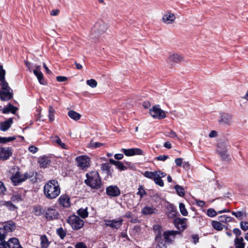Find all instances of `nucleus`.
<instances>
[{
    "mask_svg": "<svg viewBox=\"0 0 248 248\" xmlns=\"http://www.w3.org/2000/svg\"><path fill=\"white\" fill-rule=\"evenodd\" d=\"M61 188L58 182L54 179L48 181L44 186V193L48 199H54L60 194Z\"/></svg>",
    "mask_w": 248,
    "mask_h": 248,
    "instance_id": "nucleus-1",
    "label": "nucleus"
},
{
    "mask_svg": "<svg viewBox=\"0 0 248 248\" xmlns=\"http://www.w3.org/2000/svg\"><path fill=\"white\" fill-rule=\"evenodd\" d=\"M87 179L85 183L92 188L99 189L102 185L101 179L99 173L96 171H92L86 173Z\"/></svg>",
    "mask_w": 248,
    "mask_h": 248,
    "instance_id": "nucleus-2",
    "label": "nucleus"
},
{
    "mask_svg": "<svg viewBox=\"0 0 248 248\" xmlns=\"http://www.w3.org/2000/svg\"><path fill=\"white\" fill-rule=\"evenodd\" d=\"M1 90H0V99L3 101H8L13 97V91L9 86L7 82L0 84Z\"/></svg>",
    "mask_w": 248,
    "mask_h": 248,
    "instance_id": "nucleus-3",
    "label": "nucleus"
},
{
    "mask_svg": "<svg viewBox=\"0 0 248 248\" xmlns=\"http://www.w3.org/2000/svg\"><path fill=\"white\" fill-rule=\"evenodd\" d=\"M67 222L70 224L72 228L75 230H78L82 228L84 224V221L76 215L69 217L67 219Z\"/></svg>",
    "mask_w": 248,
    "mask_h": 248,
    "instance_id": "nucleus-4",
    "label": "nucleus"
},
{
    "mask_svg": "<svg viewBox=\"0 0 248 248\" xmlns=\"http://www.w3.org/2000/svg\"><path fill=\"white\" fill-rule=\"evenodd\" d=\"M150 115L154 118L162 119L166 118L165 112L162 110L159 105H155L150 109Z\"/></svg>",
    "mask_w": 248,
    "mask_h": 248,
    "instance_id": "nucleus-5",
    "label": "nucleus"
},
{
    "mask_svg": "<svg viewBox=\"0 0 248 248\" xmlns=\"http://www.w3.org/2000/svg\"><path fill=\"white\" fill-rule=\"evenodd\" d=\"M184 57L178 53H173L170 54L168 57V62L171 66H174L177 64L184 61Z\"/></svg>",
    "mask_w": 248,
    "mask_h": 248,
    "instance_id": "nucleus-6",
    "label": "nucleus"
},
{
    "mask_svg": "<svg viewBox=\"0 0 248 248\" xmlns=\"http://www.w3.org/2000/svg\"><path fill=\"white\" fill-rule=\"evenodd\" d=\"M30 177L31 176L27 173L22 175L20 174L19 172H16L11 177V180L14 185L16 186L25 181L28 178H30Z\"/></svg>",
    "mask_w": 248,
    "mask_h": 248,
    "instance_id": "nucleus-7",
    "label": "nucleus"
},
{
    "mask_svg": "<svg viewBox=\"0 0 248 248\" xmlns=\"http://www.w3.org/2000/svg\"><path fill=\"white\" fill-rule=\"evenodd\" d=\"M78 166L81 167L82 169H86L90 166V158L85 155L79 156L77 157Z\"/></svg>",
    "mask_w": 248,
    "mask_h": 248,
    "instance_id": "nucleus-8",
    "label": "nucleus"
},
{
    "mask_svg": "<svg viewBox=\"0 0 248 248\" xmlns=\"http://www.w3.org/2000/svg\"><path fill=\"white\" fill-rule=\"evenodd\" d=\"M218 123L220 124L230 125L232 123V115L228 113H220Z\"/></svg>",
    "mask_w": 248,
    "mask_h": 248,
    "instance_id": "nucleus-9",
    "label": "nucleus"
},
{
    "mask_svg": "<svg viewBox=\"0 0 248 248\" xmlns=\"http://www.w3.org/2000/svg\"><path fill=\"white\" fill-rule=\"evenodd\" d=\"M15 224L13 221H9L3 225V228H0V233L3 235V239L6 233L11 232L15 230Z\"/></svg>",
    "mask_w": 248,
    "mask_h": 248,
    "instance_id": "nucleus-10",
    "label": "nucleus"
},
{
    "mask_svg": "<svg viewBox=\"0 0 248 248\" xmlns=\"http://www.w3.org/2000/svg\"><path fill=\"white\" fill-rule=\"evenodd\" d=\"M105 225L108 227H110L112 229H118L121 227L123 221V219H119L118 220H105Z\"/></svg>",
    "mask_w": 248,
    "mask_h": 248,
    "instance_id": "nucleus-11",
    "label": "nucleus"
},
{
    "mask_svg": "<svg viewBox=\"0 0 248 248\" xmlns=\"http://www.w3.org/2000/svg\"><path fill=\"white\" fill-rule=\"evenodd\" d=\"M106 193L111 197H117L120 195L121 191L116 186H110L106 188Z\"/></svg>",
    "mask_w": 248,
    "mask_h": 248,
    "instance_id": "nucleus-12",
    "label": "nucleus"
},
{
    "mask_svg": "<svg viewBox=\"0 0 248 248\" xmlns=\"http://www.w3.org/2000/svg\"><path fill=\"white\" fill-rule=\"evenodd\" d=\"M12 155V152L9 147H0V159L7 160Z\"/></svg>",
    "mask_w": 248,
    "mask_h": 248,
    "instance_id": "nucleus-13",
    "label": "nucleus"
},
{
    "mask_svg": "<svg viewBox=\"0 0 248 248\" xmlns=\"http://www.w3.org/2000/svg\"><path fill=\"white\" fill-rule=\"evenodd\" d=\"M175 15L170 12L165 14L162 18V22L166 24H172L175 20Z\"/></svg>",
    "mask_w": 248,
    "mask_h": 248,
    "instance_id": "nucleus-14",
    "label": "nucleus"
},
{
    "mask_svg": "<svg viewBox=\"0 0 248 248\" xmlns=\"http://www.w3.org/2000/svg\"><path fill=\"white\" fill-rule=\"evenodd\" d=\"M45 217L49 220H53L57 218L58 212L53 208H47L45 211Z\"/></svg>",
    "mask_w": 248,
    "mask_h": 248,
    "instance_id": "nucleus-15",
    "label": "nucleus"
},
{
    "mask_svg": "<svg viewBox=\"0 0 248 248\" xmlns=\"http://www.w3.org/2000/svg\"><path fill=\"white\" fill-rule=\"evenodd\" d=\"M122 151L126 156H132L134 155H142V151L139 148H131V149H122Z\"/></svg>",
    "mask_w": 248,
    "mask_h": 248,
    "instance_id": "nucleus-16",
    "label": "nucleus"
},
{
    "mask_svg": "<svg viewBox=\"0 0 248 248\" xmlns=\"http://www.w3.org/2000/svg\"><path fill=\"white\" fill-rule=\"evenodd\" d=\"M94 29L97 31V32L99 34H102L107 30L108 25L103 21H100L96 23L94 25Z\"/></svg>",
    "mask_w": 248,
    "mask_h": 248,
    "instance_id": "nucleus-17",
    "label": "nucleus"
},
{
    "mask_svg": "<svg viewBox=\"0 0 248 248\" xmlns=\"http://www.w3.org/2000/svg\"><path fill=\"white\" fill-rule=\"evenodd\" d=\"M176 227L179 230H184L186 227V219L175 218L173 220Z\"/></svg>",
    "mask_w": 248,
    "mask_h": 248,
    "instance_id": "nucleus-18",
    "label": "nucleus"
},
{
    "mask_svg": "<svg viewBox=\"0 0 248 248\" xmlns=\"http://www.w3.org/2000/svg\"><path fill=\"white\" fill-rule=\"evenodd\" d=\"M180 233V232L179 231H167L163 233V236L166 242H171L172 241V238H174L175 235Z\"/></svg>",
    "mask_w": 248,
    "mask_h": 248,
    "instance_id": "nucleus-19",
    "label": "nucleus"
},
{
    "mask_svg": "<svg viewBox=\"0 0 248 248\" xmlns=\"http://www.w3.org/2000/svg\"><path fill=\"white\" fill-rule=\"evenodd\" d=\"M60 204L63 207H68L70 206V198L67 195H62L59 199Z\"/></svg>",
    "mask_w": 248,
    "mask_h": 248,
    "instance_id": "nucleus-20",
    "label": "nucleus"
},
{
    "mask_svg": "<svg viewBox=\"0 0 248 248\" xmlns=\"http://www.w3.org/2000/svg\"><path fill=\"white\" fill-rule=\"evenodd\" d=\"M229 146V143L228 141L224 140H220L217 144V152L228 151Z\"/></svg>",
    "mask_w": 248,
    "mask_h": 248,
    "instance_id": "nucleus-21",
    "label": "nucleus"
},
{
    "mask_svg": "<svg viewBox=\"0 0 248 248\" xmlns=\"http://www.w3.org/2000/svg\"><path fill=\"white\" fill-rule=\"evenodd\" d=\"M13 123V119L9 118L7 121L1 122L0 124V129L2 131H7L11 126Z\"/></svg>",
    "mask_w": 248,
    "mask_h": 248,
    "instance_id": "nucleus-22",
    "label": "nucleus"
},
{
    "mask_svg": "<svg viewBox=\"0 0 248 248\" xmlns=\"http://www.w3.org/2000/svg\"><path fill=\"white\" fill-rule=\"evenodd\" d=\"M38 162L41 168H45L49 165L50 161L47 157L44 156L38 158Z\"/></svg>",
    "mask_w": 248,
    "mask_h": 248,
    "instance_id": "nucleus-23",
    "label": "nucleus"
},
{
    "mask_svg": "<svg viewBox=\"0 0 248 248\" xmlns=\"http://www.w3.org/2000/svg\"><path fill=\"white\" fill-rule=\"evenodd\" d=\"M17 110V108L15 107L10 103H9L7 106L3 108L2 110V113L4 114H6L9 112H11L13 114H15Z\"/></svg>",
    "mask_w": 248,
    "mask_h": 248,
    "instance_id": "nucleus-24",
    "label": "nucleus"
},
{
    "mask_svg": "<svg viewBox=\"0 0 248 248\" xmlns=\"http://www.w3.org/2000/svg\"><path fill=\"white\" fill-rule=\"evenodd\" d=\"M156 211L153 206H145L142 208L141 213L144 215H148L155 214Z\"/></svg>",
    "mask_w": 248,
    "mask_h": 248,
    "instance_id": "nucleus-25",
    "label": "nucleus"
},
{
    "mask_svg": "<svg viewBox=\"0 0 248 248\" xmlns=\"http://www.w3.org/2000/svg\"><path fill=\"white\" fill-rule=\"evenodd\" d=\"M230 212V210L228 209H224L218 211L217 213L214 209L209 208L207 210V215L210 217H214L216 216L217 213L221 214L222 213Z\"/></svg>",
    "mask_w": 248,
    "mask_h": 248,
    "instance_id": "nucleus-26",
    "label": "nucleus"
},
{
    "mask_svg": "<svg viewBox=\"0 0 248 248\" xmlns=\"http://www.w3.org/2000/svg\"><path fill=\"white\" fill-rule=\"evenodd\" d=\"M109 161L110 164L116 166L120 170H124L126 169V167L121 162L114 160L113 159H109Z\"/></svg>",
    "mask_w": 248,
    "mask_h": 248,
    "instance_id": "nucleus-27",
    "label": "nucleus"
},
{
    "mask_svg": "<svg viewBox=\"0 0 248 248\" xmlns=\"http://www.w3.org/2000/svg\"><path fill=\"white\" fill-rule=\"evenodd\" d=\"M33 72L34 74L37 77V79L40 84L42 85H45L46 84V82L44 79L43 73L40 71H38V70H33Z\"/></svg>",
    "mask_w": 248,
    "mask_h": 248,
    "instance_id": "nucleus-28",
    "label": "nucleus"
},
{
    "mask_svg": "<svg viewBox=\"0 0 248 248\" xmlns=\"http://www.w3.org/2000/svg\"><path fill=\"white\" fill-rule=\"evenodd\" d=\"M68 116L75 121L79 120L81 117V115L74 110H71L68 112Z\"/></svg>",
    "mask_w": 248,
    "mask_h": 248,
    "instance_id": "nucleus-29",
    "label": "nucleus"
},
{
    "mask_svg": "<svg viewBox=\"0 0 248 248\" xmlns=\"http://www.w3.org/2000/svg\"><path fill=\"white\" fill-rule=\"evenodd\" d=\"M78 215L82 218H85L88 216V208H81L77 211Z\"/></svg>",
    "mask_w": 248,
    "mask_h": 248,
    "instance_id": "nucleus-30",
    "label": "nucleus"
},
{
    "mask_svg": "<svg viewBox=\"0 0 248 248\" xmlns=\"http://www.w3.org/2000/svg\"><path fill=\"white\" fill-rule=\"evenodd\" d=\"M40 239L41 248H47L49 245L47 237L45 235H41Z\"/></svg>",
    "mask_w": 248,
    "mask_h": 248,
    "instance_id": "nucleus-31",
    "label": "nucleus"
},
{
    "mask_svg": "<svg viewBox=\"0 0 248 248\" xmlns=\"http://www.w3.org/2000/svg\"><path fill=\"white\" fill-rule=\"evenodd\" d=\"M234 244L236 248H245V243L242 237H237L234 240Z\"/></svg>",
    "mask_w": 248,
    "mask_h": 248,
    "instance_id": "nucleus-32",
    "label": "nucleus"
},
{
    "mask_svg": "<svg viewBox=\"0 0 248 248\" xmlns=\"http://www.w3.org/2000/svg\"><path fill=\"white\" fill-rule=\"evenodd\" d=\"M52 140L53 142L57 143L58 145H59L62 149H66V145L62 142L60 138L57 136H55L54 137H52Z\"/></svg>",
    "mask_w": 248,
    "mask_h": 248,
    "instance_id": "nucleus-33",
    "label": "nucleus"
},
{
    "mask_svg": "<svg viewBox=\"0 0 248 248\" xmlns=\"http://www.w3.org/2000/svg\"><path fill=\"white\" fill-rule=\"evenodd\" d=\"M45 210L40 205L36 206L33 208L34 214L36 216H40L45 214Z\"/></svg>",
    "mask_w": 248,
    "mask_h": 248,
    "instance_id": "nucleus-34",
    "label": "nucleus"
},
{
    "mask_svg": "<svg viewBox=\"0 0 248 248\" xmlns=\"http://www.w3.org/2000/svg\"><path fill=\"white\" fill-rule=\"evenodd\" d=\"M174 189H175L177 194L179 196L181 197H183L185 196V192L183 187L177 185L174 186Z\"/></svg>",
    "mask_w": 248,
    "mask_h": 248,
    "instance_id": "nucleus-35",
    "label": "nucleus"
},
{
    "mask_svg": "<svg viewBox=\"0 0 248 248\" xmlns=\"http://www.w3.org/2000/svg\"><path fill=\"white\" fill-rule=\"evenodd\" d=\"M219 154L222 160L224 161H229L230 160V155L228 153V151L217 152Z\"/></svg>",
    "mask_w": 248,
    "mask_h": 248,
    "instance_id": "nucleus-36",
    "label": "nucleus"
},
{
    "mask_svg": "<svg viewBox=\"0 0 248 248\" xmlns=\"http://www.w3.org/2000/svg\"><path fill=\"white\" fill-rule=\"evenodd\" d=\"M212 225L214 229L217 231H221L223 229V225L220 223L219 221H213L212 222Z\"/></svg>",
    "mask_w": 248,
    "mask_h": 248,
    "instance_id": "nucleus-37",
    "label": "nucleus"
},
{
    "mask_svg": "<svg viewBox=\"0 0 248 248\" xmlns=\"http://www.w3.org/2000/svg\"><path fill=\"white\" fill-rule=\"evenodd\" d=\"M57 233L60 236L61 239H63L66 235V231L63 230L62 227L57 229Z\"/></svg>",
    "mask_w": 248,
    "mask_h": 248,
    "instance_id": "nucleus-38",
    "label": "nucleus"
},
{
    "mask_svg": "<svg viewBox=\"0 0 248 248\" xmlns=\"http://www.w3.org/2000/svg\"><path fill=\"white\" fill-rule=\"evenodd\" d=\"M5 71L3 69L2 65H0V84H3L4 82H7L5 80Z\"/></svg>",
    "mask_w": 248,
    "mask_h": 248,
    "instance_id": "nucleus-39",
    "label": "nucleus"
},
{
    "mask_svg": "<svg viewBox=\"0 0 248 248\" xmlns=\"http://www.w3.org/2000/svg\"><path fill=\"white\" fill-rule=\"evenodd\" d=\"M7 243H10L13 245H15L16 248H22V247L19 245V242L18 239L16 238H12L9 239Z\"/></svg>",
    "mask_w": 248,
    "mask_h": 248,
    "instance_id": "nucleus-40",
    "label": "nucleus"
},
{
    "mask_svg": "<svg viewBox=\"0 0 248 248\" xmlns=\"http://www.w3.org/2000/svg\"><path fill=\"white\" fill-rule=\"evenodd\" d=\"M103 145V143H102L94 142L93 140H91L89 146L91 148L95 149L99 148Z\"/></svg>",
    "mask_w": 248,
    "mask_h": 248,
    "instance_id": "nucleus-41",
    "label": "nucleus"
},
{
    "mask_svg": "<svg viewBox=\"0 0 248 248\" xmlns=\"http://www.w3.org/2000/svg\"><path fill=\"white\" fill-rule=\"evenodd\" d=\"M137 194L140 195V198L142 199L144 195H147V192L142 186H140Z\"/></svg>",
    "mask_w": 248,
    "mask_h": 248,
    "instance_id": "nucleus-42",
    "label": "nucleus"
},
{
    "mask_svg": "<svg viewBox=\"0 0 248 248\" xmlns=\"http://www.w3.org/2000/svg\"><path fill=\"white\" fill-rule=\"evenodd\" d=\"M218 219L219 222H222L223 223H226L227 222H230L231 221L232 218L231 217L226 216L225 215L220 216L218 217Z\"/></svg>",
    "mask_w": 248,
    "mask_h": 248,
    "instance_id": "nucleus-43",
    "label": "nucleus"
},
{
    "mask_svg": "<svg viewBox=\"0 0 248 248\" xmlns=\"http://www.w3.org/2000/svg\"><path fill=\"white\" fill-rule=\"evenodd\" d=\"M232 214L239 219H242L244 215L245 217L246 216V214L243 213L242 211L232 212Z\"/></svg>",
    "mask_w": 248,
    "mask_h": 248,
    "instance_id": "nucleus-44",
    "label": "nucleus"
},
{
    "mask_svg": "<svg viewBox=\"0 0 248 248\" xmlns=\"http://www.w3.org/2000/svg\"><path fill=\"white\" fill-rule=\"evenodd\" d=\"M179 208L182 215L186 216L187 215L188 213L184 203H180L179 204Z\"/></svg>",
    "mask_w": 248,
    "mask_h": 248,
    "instance_id": "nucleus-45",
    "label": "nucleus"
},
{
    "mask_svg": "<svg viewBox=\"0 0 248 248\" xmlns=\"http://www.w3.org/2000/svg\"><path fill=\"white\" fill-rule=\"evenodd\" d=\"M54 112L55 110L52 106H49V119L50 121H53L54 120Z\"/></svg>",
    "mask_w": 248,
    "mask_h": 248,
    "instance_id": "nucleus-46",
    "label": "nucleus"
},
{
    "mask_svg": "<svg viewBox=\"0 0 248 248\" xmlns=\"http://www.w3.org/2000/svg\"><path fill=\"white\" fill-rule=\"evenodd\" d=\"M86 82L87 85L92 88H95L97 86V81L94 79L87 80Z\"/></svg>",
    "mask_w": 248,
    "mask_h": 248,
    "instance_id": "nucleus-47",
    "label": "nucleus"
},
{
    "mask_svg": "<svg viewBox=\"0 0 248 248\" xmlns=\"http://www.w3.org/2000/svg\"><path fill=\"white\" fill-rule=\"evenodd\" d=\"M144 176L150 179H154L155 177L156 176L155 171L151 172V171H145L144 173Z\"/></svg>",
    "mask_w": 248,
    "mask_h": 248,
    "instance_id": "nucleus-48",
    "label": "nucleus"
},
{
    "mask_svg": "<svg viewBox=\"0 0 248 248\" xmlns=\"http://www.w3.org/2000/svg\"><path fill=\"white\" fill-rule=\"evenodd\" d=\"M154 181L156 185L159 186H164V182L161 178L159 177L156 176L155 177Z\"/></svg>",
    "mask_w": 248,
    "mask_h": 248,
    "instance_id": "nucleus-49",
    "label": "nucleus"
},
{
    "mask_svg": "<svg viewBox=\"0 0 248 248\" xmlns=\"http://www.w3.org/2000/svg\"><path fill=\"white\" fill-rule=\"evenodd\" d=\"M10 210H14L16 207L11 202H4V205Z\"/></svg>",
    "mask_w": 248,
    "mask_h": 248,
    "instance_id": "nucleus-50",
    "label": "nucleus"
},
{
    "mask_svg": "<svg viewBox=\"0 0 248 248\" xmlns=\"http://www.w3.org/2000/svg\"><path fill=\"white\" fill-rule=\"evenodd\" d=\"M16 139V137H8V138H1V140H0V143H6L10 141H11L12 140H14Z\"/></svg>",
    "mask_w": 248,
    "mask_h": 248,
    "instance_id": "nucleus-51",
    "label": "nucleus"
},
{
    "mask_svg": "<svg viewBox=\"0 0 248 248\" xmlns=\"http://www.w3.org/2000/svg\"><path fill=\"white\" fill-rule=\"evenodd\" d=\"M240 227L241 228L246 231L248 230V222L247 221H242L240 223Z\"/></svg>",
    "mask_w": 248,
    "mask_h": 248,
    "instance_id": "nucleus-52",
    "label": "nucleus"
},
{
    "mask_svg": "<svg viewBox=\"0 0 248 248\" xmlns=\"http://www.w3.org/2000/svg\"><path fill=\"white\" fill-rule=\"evenodd\" d=\"M21 200V196L19 194H15L12 197V200L14 202H18Z\"/></svg>",
    "mask_w": 248,
    "mask_h": 248,
    "instance_id": "nucleus-53",
    "label": "nucleus"
},
{
    "mask_svg": "<svg viewBox=\"0 0 248 248\" xmlns=\"http://www.w3.org/2000/svg\"><path fill=\"white\" fill-rule=\"evenodd\" d=\"M166 136L171 138H175L177 137L176 133L172 130H170L169 132L166 133Z\"/></svg>",
    "mask_w": 248,
    "mask_h": 248,
    "instance_id": "nucleus-54",
    "label": "nucleus"
},
{
    "mask_svg": "<svg viewBox=\"0 0 248 248\" xmlns=\"http://www.w3.org/2000/svg\"><path fill=\"white\" fill-rule=\"evenodd\" d=\"M109 168H110V166H109V163H104L101 166L102 170H106L108 172H109Z\"/></svg>",
    "mask_w": 248,
    "mask_h": 248,
    "instance_id": "nucleus-55",
    "label": "nucleus"
},
{
    "mask_svg": "<svg viewBox=\"0 0 248 248\" xmlns=\"http://www.w3.org/2000/svg\"><path fill=\"white\" fill-rule=\"evenodd\" d=\"M168 158H169V156L167 155H160L156 157V159L157 160L163 161H165Z\"/></svg>",
    "mask_w": 248,
    "mask_h": 248,
    "instance_id": "nucleus-56",
    "label": "nucleus"
},
{
    "mask_svg": "<svg viewBox=\"0 0 248 248\" xmlns=\"http://www.w3.org/2000/svg\"><path fill=\"white\" fill-rule=\"evenodd\" d=\"M3 245H4L5 248H7V247L8 248H16V247L15 245H13L10 243L6 242L4 240L3 242Z\"/></svg>",
    "mask_w": 248,
    "mask_h": 248,
    "instance_id": "nucleus-57",
    "label": "nucleus"
},
{
    "mask_svg": "<svg viewBox=\"0 0 248 248\" xmlns=\"http://www.w3.org/2000/svg\"><path fill=\"white\" fill-rule=\"evenodd\" d=\"M156 176L159 177L160 178H162L165 177L166 175V173L165 172H162L160 170L155 171Z\"/></svg>",
    "mask_w": 248,
    "mask_h": 248,
    "instance_id": "nucleus-58",
    "label": "nucleus"
},
{
    "mask_svg": "<svg viewBox=\"0 0 248 248\" xmlns=\"http://www.w3.org/2000/svg\"><path fill=\"white\" fill-rule=\"evenodd\" d=\"M6 191V188L3 183L0 181V194H3Z\"/></svg>",
    "mask_w": 248,
    "mask_h": 248,
    "instance_id": "nucleus-59",
    "label": "nucleus"
},
{
    "mask_svg": "<svg viewBox=\"0 0 248 248\" xmlns=\"http://www.w3.org/2000/svg\"><path fill=\"white\" fill-rule=\"evenodd\" d=\"M175 163L177 166L180 167L182 165L183 159L181 158H177L175 159Z\"/></svg>",
    "mask_w": 248,
    "mask_h": 248,
    "instance_id": "nucleus-60",
    "label": "nucleus"
},
{
    "mask_svg": "<svg viewBox=\"0 0 248 248\" xmlns=\"http://www.w3.org/2000/svg\"><path fill=\"white\" fill-rule=\"evenodd\" d=\"M56 79L58 82H63L66 81L67 78L64 76H58L56 77Z\"/></svg>",
    "mask_w": 248,
    "mask_h": 248,
    "instance_id": "nucleus-61",
    "label": "nucleus"
},
{
    "mask_svg": "<svg viewBox=\"0 0 248 248\" xmlns=\"http://www.w3.org/2000/svg\"><path fill=\"white\" fill-rule=\"evenodd\" d=\"M3 242V235L0 233V248H5Z\"/></svg>",
    "mask_w": 248,
    "mask_h": 248,
    "instance_id": "nucleus-62",
    "label": "nucleus"
},
{
    "mask_svg": "<svg viewBox=\"0 0 248 248\" xmlns=\"http://www.w3.org/2000/svg\"><path fill=\"white\" fill-rule=\"evenodd\" d=\"M75 248H87V247L83 243H78L76 245Z\"/></svg>",
    "mask_w": 248,
    "mask_h": 248,
    "instance_id": "nucleus-63",
    "label": "nucleus"
},
{
    "mask_svg": "<svg viewBox=\"0 0 248 248\" xmlns=\"http://www.w3.org/2000/svg\"><path fill=\"white\" fill-rule=\"evenodd\" d=\"M217 132L215 130H212L211 132L209 133V136L210 138H214L217 136Z\"/></svg>",
    "mask_w": 248,
    "mask_h": 248,
    "instance_id": "nucleus-64",
    "label": "nucleus"
}]
</instances>
